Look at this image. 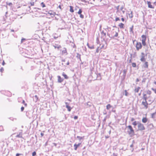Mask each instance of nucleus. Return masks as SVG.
I'll return each instance as SVG.
<instances>
[{
  "label": "nucleus",
  "mask_w": 156,
  "mask_h": 156,
  "mask_svg": "<svg viewBox=\"0 0 156 156\" xmlns=\"http://www.w3.org/2000/svg\"><path fill=\"white\" fill-rule=\"evenodd\" d=\"M143 101L142 102L141 105L144 106V108L147 109L148 107V103L147 101V97L146 94H143Z\"/></svg>",
  "instance_id": "1"
},
{
  "label": "nucleus",
  "mask_w": 156,
  "mask_h": 156,
  "mask_svg": "<svg viewBox=\"0 0 156 156\" xmlns=\"http://www.w3.org/2000/svg\"><path fill=\"white\" fill-rule=\"evenodd\" d=\"M128 128V133L131 136L134 135V130L131 125H129L127 126Z\"/></svg>",
  "instance_id": "2"
},
{
  "label": "nucleus",
  "mask_w": 156,
  "mask_h": 156,
  "mask_svg": "<svg viewBox=\"0 0 156 156\" xmlns=\"http://www.w3.org/2000/svg\"><path fill=\"white\" fill-rule=\"evenodd\" d=\"M137 131H143L145 129V127L144 125L140 122H138L137 123Z\"/></svg>",
  "instance_id": "3"
},
{
  "label": "nucleus",
  "mask_w": 156,
  "mask_h": 156,
  "mask_svg": "<svg viewBox=\"0 0 156 156\" xmlns=\"http://www.w3.org/2000/svg\"><path fill=\"white\" fill-rule=\"evenodd\" d=\"M147 37V36L145 35H142L141 36V41L142 44L144 46H145L146 45V41Z\"/></svg>",
  "instance_id": "4"
},
{
  "label": "nucleus",
  "mask_w": 156,
  "mask_h": 156,
  "mask_svg": "<svg viewBox=\"0 0 156 156\" xmlns=\"http://www.w3.org/2000/svg\"><path fill=\"white\" fill-rule=\"evenodd\" d=\"M140 42L137 41L135 45V47L137 51H138L141 49L142 47V44Z\"/></svg>",
  "instance_id": "5"
},
{
  "label": "nucleus",
  "mask_w": 156,
  "mask_h": 156,
  "mask_svg": "<svg viewBox=\"0 0 156 156\" xmlns=\"http://www.w3.org/2000/svg\"><path fill=\"white\" fill-rule=\"evenodd\" d=\"M140 61L142 62H144L146 61L145 54L144 52L141 53Z\"/></svg>",
  "instance_id": "6"
},
{
  "label": "nucleus",
  "mask_w": 156,
  "mask_h": 156,
  "mask_svg": "<svg viewBox=\"0 0 156 156\" xmlns=\"http://www.w3.org/2000/svg\"><path fill=\"white\" fill-rule=\"evenodd\" d=\"M147 3L148 8L152 9H154V7L151 4V3L150 2L147 1Z\"/></svg>",
  "instance_id": "7"
},
{
  "label": "nucleus",
  "mask_w": 156,
  "mask_h": 156,
  "mask_svg": "<svg viewBox=\"0 0 156 156\" xmlns=\"http://www.w3.org/2000/svg\"><path fill=\"white\" fill-rule=\"evenodd\" d=\"M48 14L52 17L55 15V12L53 11L50 10L48 12Z\"/></svg>",
  "instance_id": "8"
},
{
  "label": "nucleus",
  "mask_w": 156,
  "mask_h": 156,
  "mask_svg": "<svg viewBox=\"0 0 156 156\" xmlns=\"http://www.w3.org/2000/svg\"><path fill=\"white\" fill-rule=\"evenodd\" d=\"M142 67L144 68L147 69L148 67V63L147 62H145L144 64L142 65Z\"/></svg>",
  "instance_id": "9"
},
{
  "label": "nucleus",
  "mask_w": 156,
  "mask_h": 156,
  "mask_svg": "<svg viewBox=\"0 0 156 156\" xmlns=\"http://www.w3.org/2000/svg\"><path fill=\"white\" fill-rule=\"evenodd\" d=\"M58 77V83H61L63 81L64 79L62 78L61 77L59 76H57Z\"/></svg>",
  "instance_id": "10"
},
{
  "label": "nucleus",
  "mask_w": 156,
  "mask_h": 156,
  "mask_svg": "<svg viewBox=\"0 0 156 156\" xmlns=\"http://www.w3.org/2000/svg\"><path fill=\"white\" fill-rule=\"evenodd\" d=\"M148 121V119L146 116L144 117H143L142 119V122L143 123H146Z\"/></svg>",
  "instance_id": "11"
},
{
  "label": "nucleus",
  "mask_w": 156,
  "mask_h": 156,
  "mask_svg": "<svg viewBox=\"0 0 156 156\" xmlns=\"http://www.w3.org/2000/svg\"><path fill=\"white\" fill-rule=\"evenodd\" d=\"M81 144V143H79L77 144H75L74 145V150H76L77 149V148L80 146Z\"/></svg>",
  "instance_id": "12"
},
{
  "label": "nucleus",
  "mask_w": 156,
  "mask_h": 156,
  "mask_svg": "<svg viewBox=\"0 0 156 156\" xmlns=\"http://www.w3.org/2000/svg\"><path fill=\"white\" fill-rule=\"evenodd\" d=\"M66 107L67 108L68 110L70 112L72 109V108L69 105L68 103L67 102L66 103Z\"/></svg>",
  "instance_id": "13"
},
{
  "label": "nucleus",
  "mask_w": 156,
  "mask_h": 156,
  "mask_svg": "<svg viewBox=\"0 0 156 156\" xmlns=\"http://www.w3.org/2000/svg\"><path fill=\"white\" fill-rule=\"evenodd\" d=\"M118 26L121 29H123L124 28V25L122 23H120L119 24Z\"/></svg>",
  "instance_id": "14"
},
{
  "label": "nucleus",
  "mask_w": 156,
  "mask_h": 156,
  "mask_svg": "<svg viewBox=\"0 0 156 156\" xmlns=\"http://www.w3.org/2000/svg\"><path fill=\"white\" fill-rule=\"evenodd\" d=\"M140 88V87H138L136 88L134 90V91L135 93H137L139 92Z\"/></svg>",
  "instance_id": "15"
},
{
  "label": "nucleus",
  "mask_w": 156,
  "mask_h": 156,
  "mask_svg": "<svg viewBox=\"0 0 156 156\" xmlns=\"http://www.w3.org/2000/svg\"><path fill=\"white\" fill-rule=\"evenodd\" d=\"M69 7H70V9H69L70 12L72 13L73 12H74V9H73V7L72 6H70Z\"/></svg>",
  "instance_id": "16"
},
{
  "label": "nucleus",
  "mask_w": 156,
  "mask_h": 156,
  "mask_svg": "<svg viewBox=\"0 0 156 156\" xmlns=\"http://www.w3.org/2000/svg\"><path fill=\"white\" fill-rule=\"evenodd\" d=\"M151 117L152 118H156V112L152 113L151 115Z\"/></svg>",
  "instance_id": "17"
},
{
  "label": "nucleus",
  "mask_w": 156,
  "mask_h": 156,
  "mask_svg": "<svg viewBox=\"0 0 156 156\" xmlns=\"http://www.w3.org/2000/svg\"><path fill=\"white\" fill-rule=\"evenodd\" d=\"M62 75L64 77V78L66 79H68V77L65 74V73L63 72L62 73Z\"/></svg>",
  "instance_id": "18"
},
{
  "label": "nucleus",
  "mask_w": 156,
  "mask_h": 156,
  "mask_svg": "<svg viewBox=\"0 0 156 156\" xmlns=\"http://www.w3.org/2000/svg\"><path fill=\"white\" fill-rule=\"evenodd\" d=\"M112 107V106H111L110 104H108L106 106V109L108 110Z\"/></svg>",
  "instance_id": "19"
},
{
  "label": "nucleus",
  "mask_w": 156,
  "mask_h": 156,
  "mask_svg": "<svg viewBox=\"0 0 156 156\" xmlns=\"http://www.w3.org/2000/svg\"><path fill=\"white\" fill-rule=\"evenodd\" d=\"M132 124L134 126H136V125H137V122L136 121H134Z\"/></svg>",
  "instance_id": "20"
},
{
  "label": "nucleus",
  "mask_w": 156,
  "mask_h": 156,
  "mask_svg": "<svg viewBox=\"0 0 156 156\" xmlns=\"http://www.w3.org/2000/svg\"><path fill=\"white\" fill-rule=\"evenodd\" d=\"M41 6L43 7V8H44V7L46 6L45 5V4H44V3L43 2H42L41 3Z\"/></svg>",
  "instance_id": "21"
},
{
  "label": "nucleus",
  "mask_w": 156,
  "mask_h": 156,
  "mask_svg": "<svg viewBox=\"0 0 156 156\" xmlns=\"http://www.w3.org/2000/svg\"><path fill=\"white\" fill-rule=\"evenodd\" d=\"M82 11L81 9H80L78 12V14L79 15L81 14Z\"/></svg>",
  "instance_id": "22"
},
{
  "label": "nucleus",
  "mask_w": 156,
  "mask_h": 156,
  "mask_svg": "<svg viewBox=\"0 0 156 156\" xmlns=\"http://www.w3.org/2000/svg\"><path fill=\"white\" fill-rule=\"evenodd\" d=\"M77 137L80 140H82V139H83V138L84 137V136H83V137H80V136H77Z\"/></svg>",
  "instance_id": "23"
},
{
  "label": "nucleus",
  "mask_w": 156,
  "mask_h": 156,
  "mask_svg": "<svg viewBox=\"0 0 156 156\" xmlns=\"http://www.w3.org/2000/svg\"><path fill=\"white\" fill-rule=\"evenodd\" d=\"M147 94H148L150 95L151 94V91L149 90H148L147 92Z\"/></svg>",
  "instance_id": "24"
},
{
  "label": "nucleus",
  "mask_w": 156,
  "mask_h": 156,
  "mask_svg": "<svg viewBox=\"0 0 156 156\" xmlns=\"http://www.w3.org/2000/svg\"><path fill=\"white\" fill-rule=\"evenodd\" d=\"M132 66L133 67H135L136 66V63H135V62L132 63Z\"/></svg>",
  "instance_id": "25"
},
{
  "label": "nucleus",
  "mask_w": 156,
  "mask_h": 156,
  "mask_svg": "<svg viewBox=\"0 0 156 156\" xmlns=\"http://www.w3.org/2000/svg\"><path fill=\"white\" fill-rule=\"evenodd\" d=\"M63 54H65L67 52L66 49V48H64V50L62 51Z\"/></svg>",
  "instance_id": "26"
},
{
  "label": "nucleus",
  "mask_w": 156,
  "mask_h": 156,
  "mask_svg": "<svg viewBox=\"0 0 156 156\" xmlns=\"http://www.w3.org/2000/svg\"><path fill=\"white\" fill-rule=\"evenodd\" d=\"M22 103L25 106H27V104L25 103V102L24 100H23Z\"/></svg>",
  "instance_id": "27"
},
{
  "label": "nucleus",
  "mask_w": 156,
  "mask_h": 156,
  "mask_svg": "<svg viewBox=\"0 0 156 156\" xmlns=\"http://www.w3.org/2000/svg\"><path fill=\"white\" fill-rule=\"evenodd\" d=\"M101 34L102 35H103L104 36H106V34L105 33H104V31H103L102 32H101Z\"/></svg>",
  "instance_id": "28"
},
{
  "label": "nucleus",
  "mask_w": 156,
  "mask_h": 156,
  "mask_svg": "<svg viewBox=\"0 0 156 156\" xmlns=\"http://www.w3.org/2000/svg\"><path fill=\"white\" fill-rule=\"evenodd\" d=\"M31 6H34V2H31L30 3Z\"/></svg>",
  "instance_id": "29"
},
{
  "label": "nucleus",
  "mask_w": 156,
  "mask_h": 156,
  "mask_svg": "<svg viewBox=\"0 0 156 156\" xmlns=\"http://www.w3.org/2000/svg\"><path fill=\"white\" fill-rule=\"evenodd\" d=\"M124 92L125 93V95L126 96H127L128 94V93L127 92V90H125Z\"/></svg>",
  "instance_id": "30"
},
{
  "label": "nucleus",
  "mask_w": 156,
  "mask_h": 156,
  "mask_svg": "<svg viewBox=\"0 0 156 156\" xmlns=\"http://www.w3.org/2000/svg\"><path fill=\"white\" fill-rule=\"evenodd\" d=\"M36 153L35 151H34L32 153V156H35L36 155Z\"/></svg>",
  "instance_id": "31"
},
{
  "label": "nucleus",
  "mask_w": 156,
  "mask_h": 156,
  "mask_svg": "<svg viewBox=\"0 0 156 156\" xmlns=\"http://www.w3.org/2000/svg\"><path fill=\"white\" fill-rule=\"evenodd\" d=\"M135 119L134 118L132 117L131 118V122H134L135 121Z\"/></svg>",
  "instance_id": "32"
},
{
  "label": "nucleus",
  "mask_w": 156,
  "mask_h": 156,
  "mask_svg": "<svg viewBox=\"0 0 156 156\" xmlns=\"http://www.w3.org/2000/svg\"><path fill=\"white\" fill-rule=\"evenodd\" d=\"M151 90L153 91L155 94H156V89H154L153 88H151Z\"/></svg>",
  "instance_id": "33"
},
{
  "label": "nucleus",
  "mask_w": 156,
  "mask_h": 156,
  "mask_svg": "<svg viewBox=\"0 0 156 156\" xmlns=\"http://www.w3.org/2000/svg\"><path fill=\"white\" fill-rule=\"evenodd\" d=\"M4 71V69L3 67H2L0 69V71L2 73Z\"/></svg>",
  "instance_id": "34"
},
{
  "label": "nucleus",
  "mask_w": 156,
  "mask_h": 156,
  "mask_svg": "<svg viewBox=\"0 0 156 156\" xmlns=\"http://www.w3.org/2000/svg\"><path fill=\"white\" fill-rule=\"evenodd\" d=\"M120 19L119 17H116L115 19V21H118Z\"/></svg>",
  "instance_id": "35"
},
{
  "label": "nucleus",
  "mask_w": 156,
  "mask_h": 156,
  "mask_svg": "<svg viewBox=\"0 0 156 156\" xmlns=\"http://www.w3.org/2000/svg\"><path fill=\"white\" fill-rule=\"evenodd\" d=\"M80 17L81 18H83V17H84V16L82 14H80Z\"/></svg>",
  "instance_id": "36"
},
{
  "label": "nucleus",
  "mask_w": 156,
  "mask_h": 156,
  "mask_svg": "<svg viewBox=\"0 0 156 156\" xmlns=\"http://www.w3.org/2000/svg\"><path fill=\"white\" fill-rule=\"evenodd\" d=\"M54 48H60V47H61V46L60 45H59L58 47H56V46H54Z\"/></svg>",
  "instance_id": "37"
},
{
  "label": "nucleus",
  "mask_w": 156,
  "mask_h": 156,
  "mask_svg": "<svg viewBox=\"0 0 156 156\" xmlns=\"http://www.w3.org/2000/svg\"><path fill=\"white\" fill-rule=\"evenodd\" d=\"M121 17H122V18H121V20L122 22H124L125 20L124 19L123 17V16H121Z\"/></svg>",
  "instance_id": "38"
},
{
  "label": "nucleus",
  "mask_w": 156,
  "mask_h": 156,
  "mask_svg": "<svg viewBox=\"0 0 156 156\" xmlns=\"http://www.w3.org/2000/svg\"><path fill=\"white\" fill-rule=\"evenodd\" d=\"M22 154H21L17 153L16 154V156H20V155H22Z\"/></svg>",
  "instance_id": "39"
},
{
  "label": "nucleus",
  "mask_w": 156,
  "mask_h": 156,
  "mask_svg": "<svg viewBox=\"0 0 156 156\" xmlns=\"http://www.w3.org/2000/svg\"><path fill=\"white\" fill-rule=\"evenodd\" d=\"M118 33H117V32H116L115 34V36H114L115 37H117L118 36Z\"/></svg>",
  "instance_id": "40"
},
{
  "label": "nucleus",
  "mask_w": 156,
  "mask_h": 156,
  "mask_svg": "<svg viewBox=\"0 0 156 156\" xmlns=\"http://www.w3.org/2000/svg\"><path fill=\"white\" fill-rule=\"evenodd\" d=\"M21 111L22 112L23 111L24 109V107H22L21 108Z\"/></svg>",
  "instance_id": "41"
},
{
  "label": "nucleus",
  "mask_w": 156,
  "mask_h": 156,
  "mask_svg": "<svg viewBox=\"0 0 156 156\" xmlns=\"http://www.w3.org/2000/svg\"><path fill=\"white\" fill-rule=\"evenodd\" d=\"M79 8V7L78 6H76L75 7V10H77V9Z\"/></svg>",
  "instance_id": "42"
},
{
  "label": "nucleus",
  "mask_w": 156,
  "mask_h": 156,
  "mask_svg": "<svg viewBox=\"0 0 156 156\" xmlns=\"http://www.w3.org/2000/svg\"><path fill=\"white\" fill-rule=\"evenodd\" d=\"M25 40V39H24V38H22V39L21 40V42L22 43L23 42V41H24Z\"/></svg>",
  "instance_id": "43"
},
{
  "label": "nucleus",
  "mask_w": 156,
  "mask_h": 156,
  "mask_svg": "<svg viewBox=\"0 0 156 156\" xmlns=\"http://www.w3.org/2000/svg\"><path fill=\"white\" fill-rule=\"evenodd\" d=\"M74 119H77L78 118V116H75L74 117Z\"/></svg>",
  "instance_id": "44"
},
{
  "label": "nucleus",
  "mask_w": 156,
  "mask_h": 156,
  "mask_svg": "<svg viewBox=\"0 0 156 156\" xmlns=\"http://www.w3.org/2000/svg\"><path fill=\"white\" fill-rule=\"evenodd\" d=\"M58 36H54V38L55 39H56L57 38H58Z\"/></svg>",
  "instance_id": "45"
},
{
  "label": "nucleus",
  "mask_w": 156,
  "mask_h": 156,
  "mask_svg": "<svg viewBox=\"0 0 156 156\" xmlns=\"http://www.w3.org/2000/svg\"><path fill=\"white\" fill-rule=\"evenodd\" d=\"M9 5H12V3L11 2H10L8 4Z\"/></svg>",
  "instance_id": "46"
},
{
  "label": "nucleus",
  "mask_w": 156,
  "mask_h": 156,
  "mask_svg": "<svg viewBox=\"0 0 156 156\" xmlns=\"http://www.w3.org/2000/svg\"><path fill=\"white\" fill-rule=\"evenodd\" d=\"M5 64V62L3 60V62H2V65L3 66H4Z\"/></svg>",
  "instance_id": "47"
},
{
  "label": "nucleus",
  "mask_w": 156,
  "mask_h": 156,
  "mask_svg": "<svg viewBox=\"0 0 156 156\" xmlns=\"http://www.w3.org/2000/svg\"><path fill=\"white\" fill-rule=\"evenodd\" d=\"M16 137H21L20 136V134L16 135Z\"/></svg>",
  "instance_id": "48"
},
{
  "label": "nucleus",
  "mask_w": 156,
  "mask_h": 156,
  "mask_svg": "<svg viewBox=\"0 0 156 156\" xmlns=\"http://www.w3.org/2000/svg\"><path fill=\"white\" fill-rule=\"evenodd\" d=\"M41 136L42 137V136H43L44 134V133H41Z\"/></svg>",
  "instance_id": "49"
},
{
  "label": "nucleus",
  "mask_w": 156,
  "mask_h": 156,
  "mask_svg": "<svg viewBox=\"0 0 156 156\" xmlns=\"http://www.w3.org/2000/svg\"><path fill=\"white\" fill-rule=\"evenodd\" d=\"M58 7L59 8H60V9H61V5H59V6H58Z\"/></svg>",
  "instance_id": "50"
},
{
  "label": "nucleus",
  "mask_w": 156,
  "mask_h": 156,
  "mask_svg": "<svg viewBox=\"0 0 156 156\" xmlns=\"http://www.w3.org/2000/svg\"><path fill=\"white\" fill-rule=\"evenodd\" d=\"M133 26L131 28V30L132 31H133Z\"/></svg>",
  "instance_id": "51"
},
{
  "label": "nucleus",
  "mask_w": 156,
  "mask_h": 156,
  "mask_svg": "<svg viewBox=\"0 0 156 156\" xmlns=\"http://www.w3.org/2000/svg\"><path fill=\"white\" fill-rule=\"evenodd\" d=\"M154 5H156V1L154 3Z\"/></svg>",
  "instance_id": "52"
},
{
  "label": "nucleus",
  "mask_w": 156,
  "mask_h": 156,
  "mask_svg": "<svg viewBox=\"0 0 156 156\" xmlns=\"http://www.w3.org/2000/svg\"><path fill=\"white\" fill-rule=\"evenodd\" d=\"M133 17V15L132 14H131V16H130V17L131 18H132Z\"/></svg>",
  "instance_id": "53"
},
{
  "label": "nucleus",
  "mask_w": 156,
  "mask_h": 156,
  "mask_svg": "<svg viewBox=\"0 0 156 156\" xmlns=\"http://www.w3.org/2000/svg\"><path fill=\"white\" fill-rule=\"evenodd\" d=\"M139 81V80L138 79H137L136 80V82H138Z\"/></svg>",
  "instance_id": "54"
},
{
  "label": "nucleus",
  "mask_w": 156,
  "mask_h": 156,
  "mask_svg": "<svg viewBox=\"0 0 156 156\" xmlns=\"http://www.w3.org/2000/svg\"><path fill=\"white\" fill-rule=\"evenodd\" d=\"M35 97L37 98V99H38V97L37 95H35Z\"/></svg>",
  "instance_id": "55"
},
{
  "label": "nucleus",
  "mask_w": 156,
  "mask_h": 156,
  "mask_svg": "<svg viewBox=\"0 0 156 156\" xmlns=\"http://www.w3.org/2000/svg\"><path fill=\"white\" fill-rule=\"evenodd\" d=\"M105 137L106 138H108L109 137V136H105Z\"/></svg>",
  "instance_id": "56"
},
{
  "label": "nucleus",
  "mask_w": 156,
  "mask_h": 156,
  "mask_svg": "<svg viewBox=\"0 0 156 156\" xmlns=\"http://www.w3.org/2000/svg\"><path fill=\"white\" fill-rule=\"evenodd\" d=\"M149 101L150 102H152V101L151 100H149Z\"/></svg>",
  "instance_id": "57"
},
{
  "label": "nucleus",
  "mask_w": 156,
  "mask_h": 156,
  "mask_svg": "<svg viewBox=\"0 0 156 156\" xmlns=\"http://www.w3.org/2000/svg\"><path fill=\"white\" fill-rule=\"evenodd\" d=\"M154 83L156 85V81L154 82Z\"/></svg>",
  "instance_id": "58"
},
{
  "label": "nucleus",
  "mask_w": 156,
  "mask_h": 156,
  "mask_svg": "<svg viewBox=\"0 0 156 156\" xmlns=\"http://www.w3.org/2000/svg\"><path fill=\"white\" fill-rule=\"evenodd\" d=\"M2 128V126H0V128Z\"/></svg>",
  "instance_id": "59"
},
{
  "label": "nucleus",
  "mask_w": 156,
  "mask_h": 156,
  "mask_svg": "<svg viewBox=\"0 0 156 156\" xmlns=\"http://www.w3.org/2000/svg\"><path fill=\"white\" fill-rule=\"evenodd\" d=\"M67 65H69V62H68V63H67Z\"/></svg>",
  "instance_id": "60"
},
{
  "label": "nucleus",
  "mask_w": 156,
  "mask_h": 156,
  "mask_svg": "<svg viewBox=\"0 0 156 156\" xmlns=\"http://www.w3.org/2000/svg\"><path fill=\"white\" fill-rule=\"evenodd\" d=\"M131 62V60H129V62Z\"/></svg>",
  "instance_id": "61"
},
{
  "label": "nucleus",
  "mask_w": 156,
  "mask_h": 156,
  "mask_svg": "<svg viewBox=\"0 0 156 156\" xmlns=\"http://www.w3.org/2000/svg\"><path fill=\"white\" fill-rule=\"evenodd\" d=\"M136 41L135 40L133 41V43H134V41Z\"/></svg>",
  "instance_id": "62"
},
{
  "label": "nucleus",
  "mask_w": 156,
  "mask_h": 156,
  "mask_svg": "<svg viewBox=\"0 0 156 156\" xmlns=\"http://www.w3.org/2000/svg\"><path fill=\"white\" fill-rule=\"evenodd\" d=\"M124 72H126V71L124 70Z\"/></svg>",
  "instance_id": "63"
},
{
  "label": "nucleus",
  "mask_w": 156,
  "mask_h": 156,
  "mask_svg": "<svg viewBox=\"0 0 156 156\" xmlns=\"http://www.w3.org/2000/svg\"><path fill=\"white\" fill-rule=\"evenodd\" d=\"M93 1H95V0H93Z\"/></svg>",
  "instance_id": "64"
}]
</instances>
